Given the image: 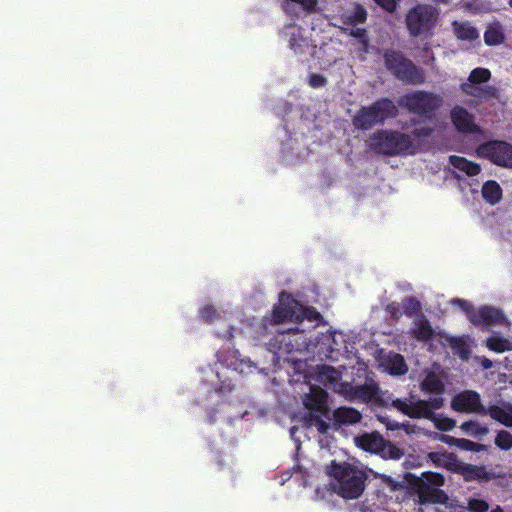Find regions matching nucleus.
<instances>
[{"label": "nucleus", "instance_id": "1", "mask_svg": "<svg viewBox=\"0 0 512 512\" xmlns=\"http://www.w3.org/2000/svg\"><path fill=\"white\" fill-rule=\"evenodd\" d=\"M320 314L286 294H281L270 323L283 325L278 331L280 353L306 352L312 357L340 361L352 353L353 336L343 331L320 325Z\"/></svg>", "mask_w": 512, "mask_h": 512}, {"label": "nucleus", "instance_id": "2", "mask_svg": "<svg viewBox=\"0 0 512 512\" xmlns=\"http://www.w3.org/2000/svg\"><path fill=\"white\" fill-rule=\"evenodd\" d=\"M306 379L308 392L304 393L303 397V404L307 409L304 425L302 428L294 426L290 429V434L296 443L297 450L300 448L298 433H301L303 428L318 432L321 436L319 439L321 448L331 447L326 436L331 428V416L327 407V393L320 385L333 390L349 401L369 402L376 397L378 392V385L373 380H367L363 385L355 386L341 381L340 371L329 365H317L306 376Z\"/></svg>", "mask_w": 512, "mask_h": 512}, {"label": "nucleus", "instance_id": "3", "mask_svg": "<svg viewBox=\"0 0 512 512\" xmlns=\"http://www.w3.org/2000/svg\"><path fill=\"white\" fill-rule=\"evenodd\" d=\"M412 114L433 124L416 127L412 134L400 132L381 131L370 139V147L382 154H414L430 145L432 134L436 128V120L432 118V112L442 104V98L433 93L415 91L403 96L399 102Z\"/></svg>", "mask_w": 512, "mask_h": 512}, {"label": "nucleus", "instance_id": "4", "mask_svg": "<svg viewBox=\"0 0 512 512\" xmlns=\"http://www.w3.org/2000/svg\"><path fill=\"white\" fill-rule=\"evenodd\" d=\"M243 329L231 326L228 330H218L216 332L219 338L227 340L225 346L217 354L218 363L216 367H206L202 370L204 381L211 386H219L221 391L230 389V384H226L229 379V372H236L247 375L253 371L254 365L249 359L242 358L238 350L234 349V341Z\"/></svg>", "mask_w": 512, "mask_h": 512}, {"label": "nucleus", "instance_id": "5", "mask_svg": "<svg viewBox=\"0 0 512 512\" xmlns=\"http://www.w3.org/2000/svg\"><path fill=\"white\" fill-rule=\"evenodd\" d=\"M335 493L344 499H357L365 490L368 478L366 468L357 461L332 460L326 466Z\"/></svg>", "mask_w": 512, "mask_h": 512}, {"label": "nucleus", "instance_id": "6", "mask_svg": "<svg viewBox=\"0 0 512 512\" xmlns=\"http://www.w3.org/2000/svg\"><path fill=\"white\" fill-rule=\"evenodd\" d=\"M443 405L444 399L442 397L422 400L414 395H410L409 398H395L392 400V407L402 414L414 419L430 420L438 430L451 431L456 426V421L442 414L435 413Z\"/></svg>", "mask_w": 512, "mask_h": 512}, {"label": "nucleus", "instance_id": "7", "mask_svg": "<svg viewBox=\"0 0 512 512\" xmlns=\"http://www.w3.org/2000/svg\"><path fill=\"white\" fill-rule=\"evenodd\" d=\"M410 334L419 341L426 342L430 339H436L443 346H449L462 360H467L472 348L475 346V340L467 335L455 337L445 332H434L427 319L424 317H417L414 319L413 325L410 328Z\"/></svg>", "mask_w": 512, "mask_h": 512}, {"label": "nucleus", "instance_id": "8", "mask_svg": "<svg viewBox=\"0 0 512 512\" xmlns=\"http://www.w3.org/2000/svg\"><path fill=\"white\" fill-rule=\"evenodd\" d=\"M444 484V477L439 473L423 472L417 479V501L419 512H439L435 504H444L448 500L447 495L440 489Z\"/></svg>", "mask_w": 512, "mask_h": 512}, {"label": "nucleus", "instance_id": "9", "mask_svg": "<svg viewBox=\"0 0 512 512\" xmlns=\"http://www.w3.org/2000/svg\"><path fill=\"white\" fill-rule=\"evenodd\" d=\"M366 18L367 12L360 5H355L342 16L343 26H341V29L354 38L352 49L360 59H364L365 55L370 53L372 49L366 35V30L359 27V24H363Z\"/></svg>", "mask_w": 512, "mask_h": 512}, {"label": "nucleus", "instance_id": "10", "mask_svg": "<svg viewBox=\"0 0 512 512\" xmlns=\"http://www.w3.org/2000/svg\"><path fill=\"white\" fill-rule=\"evenodd\" d=\"M439 10L430 4H418L406 15V24L412 36L428 34L437 24Z\"/></svg>", "mask_w": 512, "mask_h": 512}, {"label": "nucleus", "instance_id": "11", "mask_svg": "<svg viewBox=\"0 0 512 512\" xmlns=\"http://www.w3.org/2000/svg\"><path fill=\"white\" fill-rule=\"evenodd\" d=\"M384 58L388 70L400 80L412 84L424 82L423 71L417 68L411 61L405 59L401 54L389 51L385 53Z\"/></svg>", "mask_w": 512, "mask_h": 512}, {"label": "nucleus", "instance_id": "12", "mask_svg": "<svg viewBox=\"0 0 512 512\" xmlns=\"http://www.w3.org/2000/svg\"><path fill=\"white\" fill-rule=\"evenodd\" d=\"M396 113L397 108L394 103L388 99H383L368 108L361 109L354 117L353 123L357 128L368 129L374 124L394 117Z\"/></svg>", "mask_w": 512, "mask_h": 512}, {"label": "nucleus", "instance_id": "13", "mask_svg": "<svg viewBox=\"0 0 512 512\" xmlns=\"http://www.w3.org/2000/svg\"><path fill=\"white\" fill-rule=\"evenodd\" d=\"M491 77V72L486 68H475L471 71L468 81L462 84V90L471 96L478 98H497L498 91L492 86L480 88L477 85L487 82Z\"/></svg>", "mask_w": 512, "mask_h": 512}, {"label": "nucleus", "instance_id": "14", "mask_svg": "<svg viewBox=\"0 0 512 512\" xmlns=\"http://www.w3.org/2000/svg\"><path fill=\"white\" fill-rule=\"evenodd\" d=\"M477 154L493 163L512 168V146L503 141H491L478 147Z\"/></svg>", "mask_w": 512, "mask_h": 512}, {"label": "nucleus", "instance_id": "15", "mask_svg": "<svg viewBox=\"0 0 512 512\" xmlns=\"http://www.w3.org/2000/svg\"><path fill=\"white\" fill-rule=\"evenodd\" d=\"M280 36L296 54H301L312 47H316L306 31L294 22L287 23L282 28Z\"/></svg>", "mask_w": 512, "mask_h": 512}, {"label": "nucleus", "instance_id": "16", "mask_svg": "<svg viewBox=\"0 0 512 512\" xmlns=\"http://www.w3.org/2000/svg\"><path fill=\"white\" fill-rule=\"evenodd\" d=\"M375 361L383 371L393 376L404 375L408 371V366L402 355L385 352L383 349H375L374 351Z\"/></svg>", "mask_w": 512, "mask_h": 512}, {"label": "nucleus", "instance_id": "17", "mask_svg": "<svg viewBox=\"0 0 512 512\" xmlns=\"http://www.w3.org/2000/svg\"><path fill=\"white\" fill-rule=\"evenodd\" d=\"M470 322L482 329L488 330L495 326H507V320L503 313L490 306H482L475 310L473 315H470Z\"/></svg>", "mask_w": 512, "mask_h": 512}, {"label": "nucleus", "instance_id": "18", "mask_svg": "<svg viewBox=\"0 0 512 512\" xmlns=\"http://www.w3.org/2000/svg\"><path fill=\"white\" fill-rule=\"evenodd\" d=\"M451 407L461 413H486L480 395L472 390H465L456 394L451 401Z\"/></svg>", "mask_w": 512, "mask_h": 512}, {"label": "nucleus", "instance_id": "19", "mask_svg": "<svg viewBox=\"0 0 512 512\" xmlns=\"http://www.w3.org/2000/svg\"><path fill=\"white\" fill-rule=\"evenodd\" d=\"M451 121L456 130L461 133H478L479 127L474 123V117L466 109L456 106L451 110Z\"/></svg>", "mask_w": 512, "mask_h": 512}, {"label": "nucleus", "instance_id": "20", "mask_svg": "<svg viewBox=\"0 0 512 512\" xmlns=\"http://www.w3.org/2000/svg\"><path fill=\"white\" fill-rule=\"evenodd\" d=\"M283 12L288 16L299 17L302 13L316 12L318 0H279Z\"/></svg>", "mask_w": 512, "mask_h": 512}, {"label": "nucleus", "instance_id": "21", "mask_svg": "<svg viewBox=\"0 0 512 512\" xmlns=\"http://www.w3.org/2000/svg\"><path fill=\"white\" fill-rule=\"evenodd\" d=\"M420 388L425 394H433L436 395V397H441L445 390V386L440 372L434 370L427 371L425 377L420 383Z\"/></svg>", "mask_w": 512, "mask_h": 512}, {"label": "nucleus", "instance_id": "22", "mask_svg": "<svg viewBox=\"0 0 512 512\" xmlns=\"http://www.w3.org/2000/svg\"><path fill=\"white\" fill-rule=\"evenodd\" d=\"M383 437L378 433H367L354 439L355 444L364 451L378 454L383 447Z\"/></svg>", "mask_w": 512, "mask_h": 512}, {"label": "nucleus", "instance_id": "23", "mask_svg": "<svg viewBox=\"0 0 512 512\" xmlns=\"http://www.w3.org/2000/svg\"><path fill=\"white\" fill-rule=\"evenodd\" d=\"M332 418L335 426L352 425L361 420V413L351 407H340L333 412Z\"/></svg>", "mask_w": 512, "mask_h": 512}, {"label": "nucleus", "instance_id": "24", "mask_svg": "<svg viewBox=\"0 0 512 512\" xmlns=\"http://www.w3.org/2000/svg\"><path fill=\"white\" fill-rule=\"evenodd\" d=\"M454 35L462 41H475L479 39L478 30L467 21H454L452 24Z\"/></svg>", "mask_w": 512, "mask_h": 512}, {"label": "nucleus", "instance_id": "25", "mask_svg": "<svg viewBox=\"0 0 512 512\" xmlns=\"http://www.w3.org/2000/svg\"><path fill=\"white\" fill-rule=\"evenodd\" d=\"M505 40L503 26L500 22L494 21L487 26L484 32V41L488 46L500 45Z\"/></svg>", "mask_w": 512, "mask_h": 512}, {"label": "nucleus", "instance_id": "26", "mask_svg": "<svg viewBox=\"0 0 512 512\" xmlns=\"http://www.w3.org/2000/svg\"><path fill=\"white\" fill-rule=\"evenodd\" d=\"M490 417L501 424L512 427V405L492 406L488 410Z\"/></svg>", "mask_w": 512, "mask_h": 512}, {"label": "nucleus", "instance_id": "27", "mask_svg": "<svg viewBox=\"0 0 512 512\" xmlns=\"http://www.w3.org/2000/svg\"><path fill=\"white\" fill-rule=\"evenodd\" d=\"M450 163L459 172L464 173L467 176H475L480 172V166L472 161L465 159L460 156H451Z\"/></svg>", "mask_w": 512, "mask_h": 512}, {"label": "nucleus", "instance_id": "28", "mask_svg": "<svg viewBox=\"0 0 512 512\" xmlns=\"http://www.w3.org/2000/svg\"><path fill=\"white\" fill-rule=\"evenodd\" d=\"M482 196L487 203L495 205L502 198V188L496 181H487L482 186Z\"/></svg>", "mask_w": 512, "mask_h": 512}, {"label": "nucleus", "instance_id": "29", "mask_svg": "<svg viewBox=\"0 0 512 512\" xmlns=\"http://www.w3.org/2000/svg\"><path fill=\"white\" fill-rule=\"evenodd\" d=\"M485 345L489 350L496 353L512 350V342L496 333H492V335L486 339Z\"/></svg>", "mask_w": 512, "mask_h": 512}, {"label": "nucleus", "instance_id": "30", "mask_svg": "<svg viewBox=\"0 0 512 512\" xmlns=\"http://www.w3.org/2000/svg\"><path fill=\"white\" fill-rule=\"evenodd\" d=\"M439 439L442 442H445L450 445H456L460 447L461 449L468 450V451H475L478 452L483 449V445L475 443L473 441L467 440V439H456L451 436L447 435H440Z\"/></svg>", "mask_w": 512, "mask_h": 512}, {"label": "nucleus", "instance_id": "31", "mask_svg": "<svg viewBox=\"0 0 512 512\" xmlns=\"http://www.w3.org/2000/svg\"><path fill=\"white\" fill-rule=\"evenodd\" d=\"M460 429L466 435L481 438L488 433V428L475 421H467L461 424Z\"/></svg>", "mask_w": 512, "mask_h": 512}, {"label": "nucleus", "instance_id": "32", "mask_svg": "<svg viewBox=\"0 0 512 512\" xmlns=\"http://www.w3.org/2000/svg\"><path fill=\"white\" fill-rule=\"evenodd\" d=\"M468 509L470 512H488L489 505L480 498H471L468 501ZM490 512H503L499 506L493 508Z\"/></svg>", "mask_w": 512, "mask_h": 512}, {"label": "nucleus", "instance_id": "33", "mask_svg": "<svg viewBox=\"0 0 512 512\" xmlns=\"http://www.w3.org/2000/svg\"><path fill=\"white\" fill-rule=\"evenodd\" d=\"M200 317L209 323L215 322L221 316V312L212 304H205L199 310Z\"/></svg>", "mask_w": 512, "mask_h": 512}, {"label": "nucleus", "instance_id": "34", "mask_svg": "<svg viewBox=\"0 0 512 512\" xmlns=\"http://www.w3.org/2000/svg\"><path fill=\"white\" fill-rule=\"evenodd\" d=\"M378 454L383 458L389 459H400L403 456V452L398 447L385 442V440H383V447L380 449Z\"/></svg>", "mask_w": 512, "mask_h": 512}, {"label": "nucleus", "instance_id": "35", "mask_svg": "<svg viewBox=\"0 0 512 512\" xmlns=\"http://www.w3.org/2000/svg\"><path fill=\"white\" fill-rule=\"evenodd\" d=\"M495 444L502 450H509L512 448V434L508 431L502 430L500 431L496 438Z\"/></svg>", "mask_w": 512, "mask_h": 512}, {"label": "nucleus", "instance_id": "36", "mask_svg": "<svg viewBox=\"0 0 512 512\" xmlns=\"http://www.w3.org/2000/svg\"><path fill=\"white\" fill-rule=\"evenodd\" d=\"M450 304L453 306V307H457L459 309H461L462 311H464L467 315V318L470 320V315H473V313L475 312V308L472 306V304L464 299H460V298H454L450 301Z\"/></svg>", "mask_w": 512, "mask_h": 512}, {"label": "nucleus", "instance_id": "37", "mask_svg": "<svg viewBox=\"0 0 512 512\" xmlns=\"http://www.w3.org/2000/svg\"><path fill=\"white\" fill-rule=\"evenodd\" d=\"M379 6L385 9L388 12H392L395 10L397 3L400 0H374Z\"/></svg>", "mask_w": 512, "mask_h": 512}, {"label": "nucleus", "instance_id": "38", "mask_svg": "<svg viewBox=\"0 0 512 512\" xmlns=\"http://www.w3.org/2000/svg\"><path fill=\"white\" fill-rule=\"evenodd\" d=\"M379 419H380V421L383 424H385V426H386V428L388 430H392V431H394V430H401V424L402 423H399L397 421L391 420L390 418L384 417V416L380 417Z\"/></svg>", "mask_w": 512, "mask_h": 512}, {"label": "nucleus", "instance_id": "39", "mask_svg": "<svg viewBox=\"0 0 512 512\" xmlns=\"http://www.w3.org/2000/svg\"><path fill=\"white\" fill-rule=\"evenodd\" d=\"M379 419H380V421L383 424H385V426H386V428L388 430H392V431H394V430H401V424L402 423H399L397 421L391 420L390 418L384 417V416L380 417Z\"/></svg>", "mask_w": 512, "mask_h": 512}, {"label": "nucleus", "instance_id": "40", "mask_svg": "<svg viewBox=\"0 0 512 512\" xmlns=\"http://www.w3.org/2000/svg\"><path fill=\"white\" fill-rule=\"evenodd\" d=\"M325 78L321 75H318V74H312L310 77H309V84L313 87V88H320L322 86L325 85Z\"/></svg>", "mask_w": 512, "mask_h": 512}, {"label": "nucleus", "instance_id": "41", "mask_svg": "<svg viewBox=\"0 0 512 512\" xmlns=\"http://www.w3.org/2000/svg\"><path fill=\"white\" fill-rule=\"evenodd\" d=\"M401 430H403L407 435H410L419 433L421 429L410 422H405L401 424Z\"/></svg>", "mask_w": 512, "mask_h": 512}, {"label": "nucleus", "instance_id": "42", "mask_svg": "<svg viewBox=\"0 0 512 512\" xmlns=\"http://www.w3.org/2000/svg\"><path fill=\"white\" fill-rule=\"evenodd\" d=\"M472 474H473L474 477L479 478V479H486V478H488L487 477V472L482 467H474L472 469Z\"/></svg>", "mask_w": 512, "mask_h": 512}, {"label": "nucleus", "instance_id": "43", "mask_svg": "<svg viewBox=\"0 0 512 512\" xmlns=\"http://www.w3.org/2000/svg\"><path fill=\"white\" fill-rule=\"evenodd\" d=\"M324 497H325V491H324V490H322V489H320V488H317V489L315 490V493H314V497H313V498H314L316 501H318V500H322V499H324Z\"/></svg>", "mask_w": 512, "mask_h": 512}, {"label": "nucleus", "instance_id": "44", "mask_svg": "<svg viewBox=\"0 0 512 512\" xmlns=\"http://www.w3.org/2000/svg\"><path fill=\"white\" fill-rule=\"evenodd\" d=\"M407 304L409 305V308H411L413 310H417L419 308L418 301H416L412 298L407 299Z\"/></svg>", "mask_w": 512, "mask_h": 512}, {"label": "nucleus", "instance_id": "45", "mask_svg": "<svg viewBox=\"0 0 512 512\" xmlns=\"http://www.w3.org/2000/svg\"><path fill=\"white\" fill-rule=\"evenodd\" d=\"M481 365L484 369H490L492 367V361L487 358H481Z\"/></svg>", "mask_w": 512, "mask_h": 512}, {"label": "nucleus", "instance_id": "46", "mask_svg": "<svg viewBox=\"0 0 512 512\" xmlns=\"http://www.w3.org/2000/svg\"><path fill=\"white\" fill-rule=\"evenodd\" d=\"M466 8L469 10H473L475 12H483V11H487L490 9L488 7H478V6L473 8L470 4H467Z\"/></svg>", "mask_w": 512, "mask_h": 512}, {"label": "nucleus", "instance_id": "47", "mask_svg": "<svg viewBox=\"0 0 512 512\" xmlns=\"http://www.w3.org/2000/svg\"><path fill=\"white\" fill-rule=\"evenodd\" d=\"M469 187H470V192L473 194V193H476L478 191V184L477 183H468Z\"/></svg>", "mask_w": 512, "mask_h": 512}, {"label": "nucleus", "instance_id": "48", "mask_svg": "<svg viewBox=\"0 0 512 512\" xmlns=\"http://www.w3.org/2000/svg\"><path fill=\"white\" fill-rule=\"evenodd\" d=\"M430 458H431L432 461L438 462L440 460V455L437 454V453H431L430 454Z\"/></svg>", "mask_w": 512, "mask_h": 512}, {"label": "nucleus", "instance_id": "49", "mask_svg": "<svg viewBox=\"0 0 512 512\" xmlns=\"http://www.w3.org/2000/svg\"><path fill=\"white\" fill-rule=\"evenodd\" d=\"M457 178L459 179L460 181V189L462 192H465V188H464V182L462 181L461 179V176L460 175H457Z\"/></svg>", "mask_w": 512, "mask_h": 512}, {"label": "nucleus", "instance_id": "50", "mask_svg": "<svg viewBox=\"0 0 512 512\" xmlns=\"http://www.w3.org/2000/svg\"><path fill=\"white\" fill-rule=\"evenodd\" d=\"M309 479H310L309 475L303 476V485L304 486H307L309 484Z\"/></svg>", "mask_w": 512, "mask_h": 512}, {"label": "nucleus", "instance_id": "51", "mask_svg": "<svg viewBox=\"0 0 512 512\" xmlns=\"http://www.w3.org/2000/svg\"><path fill=\"white\" fill-rule=\"evenodd\" d=\"M434 2L436 3H441V4H449V0H433Z\"/></svg>", "mask_w": 512, "mask_h": 512}, {"label": "nucleus", "instance_id": "52", "mask_svg": "<svg viewBox=\"0 0 512 512\" xmlns=\"http://www.w3.org/2000/svg\"><path fill=\"white\" fill-rule=\"evenodd\" d=\"M509 5L512 7V0H509Z\"/></svg>", "mask_w": 512, "mask_h": 512}]
</instances>
